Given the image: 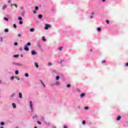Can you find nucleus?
I'll return each mask as SVG.
<instances>
[{"label": "nucleus", "mask_w": 128, "mask_h": 128, "mask_svg": "<svg viewBox=\"0 0 128 128\" xmlns=\"http://www.w3.org/2000/svg\"><path fill=\"white\" fill-rule=\"evenodd\" d=\"M84 108H85V110H88V108H90V107H88V106H86V107Z\"/></svg>", "instance_id": "33"}, {"label": "nucleus", "mask_w": 128, "mask_h": 128, "mask_svg": "<svg viewBox=\"0 0 128 128\" xmlns=\"http://www.w3.org/2000/svg\"><path fill=\"white\" fill-rule=\"evenodd\" d=\"M94 18V16H90V18L92 19V18Z\"/></svg>", "instance_id": "46"}, {"label": "nucleus", "mask_w": 128, "mask_h": 128, "mask_svg": "<svg viewBox=\"0 0 128 128\" xmlns=\"http://www.w3.org/2000/svg\"><path fill=\"white\" fill-rule=\"evenodd\" d=\"M49 28H51L50 25L48 24H46L44 28V30H48Z\"/></svg>", "instance_id": "2"}, {"label": "nucleus", "mask_w": 128, "mask_h": 128, "mask_svg": "<svg viewBox=\"0 0 128 128\" xmlns=\"http://www.w3.org/2000/svg\"><path fill=\"white\" fill-rule=\"evenodd\" d=\"M82 124H86V121L83 120L82 122Z\"/></svg>", "instance_id": "37"}, {"label": "nucleus", "mask_w": 128, "mask_h": 128, "mask_svg": "<svg viewBox=\"0 0 128 128\" xmlns=\"http://www.w3.org/2000/svg\"><path fill=\"white\" fill-rule=\"evenodd\" d=\"M25 76H26V78H28V73H26L25 74Z\"/></svg>", "instance_id": "28"}, {"label": "nucleus", "mask_w": 128, "mask_h": 128, "mask_svg": "<svg viewBox=\"0 0 128 128\" xmlns=\"http://www.w3.org/2000/svg\"><path fill=\"white\" fill-rule=\"evenodd\" d=\"M102 64H106V60H102Z\"/></svg>", "instance_id": "30"}, {"label": "nucleus", "mask_w": 128, "mask_h": 128, "mask_svg": "<svg viewBox=\"0 0 128 128\" xmlns=\"http://www.w3.org/2000/svg\"><path fill=\"white\" fill-rule=\"evenodd\" d=\"M64 128H68V126H64Z\"/></svg>", "instance_id": "48"}, {"label": "nucleus", "mask_w": 128, "mask_h": 128, "mask_svg": "<svg viewBox=\"0 0 128 128\" xmlns=\"http://www.w3.org/2000/svg\"><path fill=\"white\" fill-rule=\"evenodd\" d=\"M37 122L38 124H42V122L40 121H37Z\"/></svg>", "instance_id": "34"}, {"label": "nucleus", "mask_w": 128, "mask_h": 128, "mask_svg": "<svg viewBox=\"0 0 128 128\" xmlns=\"http://www.w3.org/2000/svg\"><path fill=\"white\" fill-rule=\"evenodd\" d=\"M126 66H128V62L126 63Z\"/></svg>", "instance_id": "50"}, {"label": "nucleus", "mask_w": 128, "mask_h": 128, "mask_svg": "<svg viewBox=\"0 0 128 128\" xmlns=\"http://www.w3.org/2000/svg\"><path fill=\"white\" fill-rule=\"evenodd\" d=\"M30 32H34V28H30Z\"/></svg>", "instance_id": "13"}, {"label": "nucleus", "mask_w": 128, "mask_h": 128, "mask_svg": "<svg viewBox=\"0 0 128 128\" xmlns=\"http://www.w3.org/2000/svg\"><path fill=\"white\" fill-rule=\"evenodd\" d=\"M91 14H94V12H92L91 13Z\"/></svg>", "instance_id": "49"}, {"label": "nucleus", "mask_w": 128, "mask_h": 128, "mask_svg": "<svg viewBox=\"0 0 128 128\" xmlns=\"http://www.w3.org/2000/svg\"><path fill=\"white\" fill-rule=\"evenodd\" d=\"M6 5L4 6H3V8H2V9H3V10H6Z\"/></svg>", "instance_id": "24"}, {"label": "nucleus", "mask_w": 128, "mask_h": 128, "mask_svg": "<svg viewBox=\"0 0 128 128\" xmlns=\"http://www.w3.org/2000/svg\"><path fill=\"white\" fill-rule=\"evenodd\" d=\"M56 80H60V76H56Z\"/></svg>", "instance_id": "20"}, {"label": "nucleus", "mask_w": 128, "mask_h": 128, "mask_svg": "<svg viewBox=\"0 0 128 128\" xmlns=\"http://www.w3.org/2000/svg\"><path fill=\"white\" fill-rule=\"evenodd\" d=\"M64 48L63 47H60L58 48V50H62Z\"/></svg>", "instance_id": "16"}, {"label": "nucleus", "mask_w": 128, "mask_h": 128, "mask_svg": "<svg viewBox=\"0 0 128 128\" xmlns=\"http://www.w3.org/2000/svg\"><path fill=\"white\" fill-rule=\"evenodd\" d=\"M14 46H18V42H15L14 43Z\"/></svg>", "instance_id": "43"}, {"label": "nucleus", "mask_w": 128, "mask_h": 128, "mask_svg": "<svg viewBox=\"0 0 128 128\" xmlns=\"http://www.w3.org/2000/svg\"><path fill=\"white\" fill-rule=\"evenodd\" d=\"M35 10H38V6H36L35 7Z\"/></svg>", "instance_id": "21"}, {"label": "nucleus", "mask_w": 128, "mask_h": 128, "mask_svg": "<svg viewBox=\"0 0 128 128\" xmlns=\"http://www.w3.org/2000/svg\"><path fill=\"white\" fill-rule=\"evenodd\" d=\"M42 38L43 42H46V39L44 38V36H42Z\"/></svg>", "instance_id": "14"}, {"label": "nucleus", "mask_w": 128, "mask_h": 128, "mask_svg": "<svg viewBox=\"0 0 128 128\" xmlns=\"http://www.w3.org/2000/svg\"><path fill=\"white\" fill-rule=\"evenodd\" d=\"M14 76H12L11 78H10V80H14Z\"/></svg>", "instance_id": "38"}, {"label": "nucleus", "mask_w": 128, "mask_h": 128, "mask_svg": "<svg viewBox=\"0 0 128 128\" xmlns=\"http://www.w3.org/2000/svg\"><path fill=\"white\" fill-rule=\"evenodd\" d=\"M18 36H22V34H18Z\"/></svg>", "instance_id": "47"}, {"label": "nucleus", "mask_w": 128, "mask_h": 128, "mask_svg": "<svg viewBox=\"0 0 128 128\" xmlns=\"http://www.w3.org/2000/svg\"><path fill=\"white\" fill-rule=\"evenodd\" d=\"M34 64L36 68H38V63H34Z\"/></svg>", "instance_id": "17"}, {"label": "nucleus", "mask_w": 128, "mask_h": 128, "mask_svg": "<svg viewBox=\"0 0 128 128\" xmlns=\"http://www.w3.org/2000/svg\"><path fill=\"white\" fill-rule=\"evenodd\" d=\"M60 83L58 82H57L56 83L52 84V86H60Z\"/></svg>", "instance_id": "1"}, {"label": "nucleus", "mask_w": 128, "mask_h": 128, "mask_svg": "<svg viewBox=\"0 0 128 128\" xmlns=\"http://www.w3.org/2000/svg\"><path fill=\"white\" fill-rule=\"evenodd\" d=\"M84 96H86V94L82 93V94H80V96H81V98H84Z\"/></svg>", "instance_id": "10"}, {"label": "nucleus", "mask_w": 128, "mask_h": 128, "mask_svg": "<svg viewBox=\"0 0 128 128\" xmlns=\"http://www.w3.org/2000/svg\"><path fill=\"white\" fill-rule=\"evenodd\" d=\"M13 64H15L16 66H22V64L19 63H14Z\"/></svg>", "instance_id": "3"}, {"label": "nucleus", "mask_w": 128, "mask_h": 128, "mask_svg": "<svg viewBox=\"0 0 128 128\" xmlns=\"http://www.w3.org/2000/svg\"><path fill=\"white\" fill-rule=\"evenodd\" d=\"M0 84H2V80H0Z\"/></svg>", "instance_id": "55"}, {"label": "nucleus", "mask_w": 128, "mask_h": 128, "mask_svg": "<svg viewBox=\"0 0 128 128\" xmlns=\"http://www.w3.org/2000/svg\"><path fill=\"white\" fill-rule=\"evenodd\" d=\"M33 14H36V11L34 10L33 11Z\"/></svg>", "instance_id": "42"}, {"label": "nucleus", "mask_w": 128, "mask_h": 128, "mask_svg": "<svg viewBox=\"0 0 128 128\" xmlns=\"http://www.w3.org/2000/svg\"><path fill=\"white\" fill-rule=\"evenodd\" d=\"M26 46H32V44L30 43V42H28V43H27V44H26Z\"/></svg>", "instance_id": "22"}, {"label": "nucleus", "mask_w": 128, "mask_h": 128, "mask_svg": "<svg viewBox=\"0 0 128 128\" xmlns=\"http://www.w3.org/2000/svg\"><path fill=\"white\" fill-rule=\"evenodd\" d=\"M19 24H22V21H20Z\"/></svg>", "instance_id": "39"}, {"label": "nucleus", "mask_w": 128, "mask_h": 128, "mask_svg": "<svg viewBox=\"0 0 128 128\" xmlns=\"http://www.w3.org/2000/svg\"><path fill=\"white\" fill-rule=\"evenodd\" d=\"M90 52H92V50H90Z\"/></svg>", "instance_id": "54"}, {"label": "nucleus", "mask_w": 128, "mask_h": 128, "mask_svg": "<svg viewBox=\"0 0 128 128\" xmlns=\"http://www.w3.org/2000/svg\"><path fill=\"white\" fill-rule=\"evenodd\" d=\"M16 93H14L13 94H12V95H11V97L12 98H13V96H16Z\"/></svg>", "instance_id": "23"}, {"label": "nucleus", "mask_w": 128, "mask_h": 128, "mask_svg": "<svg viewBox=\"0 0 128 128\" xmlns=\"http://www.w3.org/2000/svg\"><path fill=\"white\" fill-rule=\"evenodd\" d=\"M5 32H8V29L6 28L4 30Z\"/></svg>", "instance_id": "27"}, {"label": "nucleus", "mask_w": 128, "mask_h": 128, "mask_svg": "<svg viewBox=\"0 0 128 128\" xmlns=\"http://www.w3.org/2000/svg\"><path fill=\"white\" fill-rule=\"evenodd\" d=\"M14 58H18V54H16L14 56Z\"/></svg>", "instance_id": "29"}, {"label": "nucleus", "mask_w": 128, "mask_h": 128, "mask_svg": "<svg viewBox=\"0 0 128 128\" xmlns=\"http://www.w3.org/2000/svg\"><path fill=\"white\" fill-rule=\"evenodd\" d=\"M52 62H50L48 63V66H52Z\"/></svg>", "instance_id": "32"}, {"label": "nucleus", "mask_w": 128, "mask_h": 128, "mask_svg": "<svg viewBox=\"0 0 128 128\" xmlns=\"http://www.w3.org/2000/svg\"><path fill=\"white\" fill-rule=\"evenodd\" d=\"M120 118H122V117L120 116H118L116 118V120H120Z\"/></svg>", "instance_id": "11"}, {"label": "nucleus", "mask_w": 128, "mask_h": 128, "mask_svg": "<svg viewBox=\"0 0 128 128\" xmlns=\"http://www.w3.org/2000/svg\"><path fill=\"white\" fill-rule=\"evenodd\" d=\"M13 26H14V28H16V24H14Z\"/></svg>", "instance_id": "26"}, {"label": "nucleus", "mask_w": 128, "mask_h": 128, "mask_svg": "<svg viewBox=\"0 0 128 128\" xmlns=\"http://www.w3.org/2000/svg\"><path fill=\"white\" fill-rule=\"evenodd\" d=\"M38 18H42V14H40L38 16Z\"/></svg>", "instance_id": "9"}, {"label": "nucleus", "mask_w": 128, "mask_h": 128, "mask_svg": "<svg viewBox=\"0 0 128 128\" xmlns=\"http://www.w3.org/2000/svg\"><path fill=\"white\" fill-rule=\"evenodd\" d=\"M15 78H17L18 80H20V77L16 76Z\"/></svg>", "instance_id": "31"}, {"label": "nucleus", "mask_w": 128, "mask_h": 128, "mask_svg": "<svg viewBox=\"0 0 128 128\" xmlns=\"http://www.w3.org/2000/svg\"><path fill=\"white\" fill-rule=\"evenodd\" d=\"M30 108H31V110H32V102L30 101Z\"/></svg>", "instance_id": "6"}, {"label": "nucleus", "mask_w": 128, "mask_h": 128, "mask_svg": "<svg viewBox=\"0 0 128 128\" xmlns=\"http://www.w3.org/2000/svg\"><path fill=\"white\" fill-rule=\"evenodd\" d=\"M19 98H22V92H19Z\"/></svg>", "instance_id": "7"}, {"label": "nucleus", "mask_w": 128, "mask_h": 128, "mask_svg": "<svg viewBox=\"0 0 128 128\" xmlns=\"http://www.w3.org/2000/svg\"><path fill=\"white\" fill-rule=\"evenodd\" d=\"M25 46L26 47L24 48V50H26V52H28V50H30V49L26 47L27 46L26 45Z\"/></svg>", "instance_id": "4"}, {"label": "nucleus", "mask_w": 128, "mask_h": 128, "mask_svg": "<svg viewBox=\"0 0 128 128\" xmlns=\"http://www.w3.org/2000/svg\"><path fill=\"white\" fill-rule=\"evenodd\" d=\"M15 74H18V70H16L15 71Z\"/></svg>", "instance_id": "19"}, {"label": "nucleus", "mask_w": 128, "mask_h": 128, "mask_svg": "<svg viewBox=\"0 0 128 128\" xmlns=\"http://www.w3.org/2000/svg\"><path fill=\"white\" fill-rule=\"evenodd\" d=\"M14 6L16 8H18V5L16 4H14Z\"/></svg>", "instance_id": "41"}, {"label": "nucleus", "mask_w": 128, "mask_h": 128, "mask_svg": "<svg viewBox=\"0 0 128 128\" xmlns=\"http://www.w3.org/2000/svg\"><path fill=\"white\" fill-rule=\"evenodd\" d=\"M34 128H38V126H35Z\"/></svg>", "instance_id": "53"}, {"label": "nucleus", "mask_w": 128, "mask_h": 128, "mask_svg": "<svg viewBox=\"0 0 128 128\" xmlns=\"http://www.w3.org/2000/svg\"><path fill=\"white\" fill-rule=\"evenodd\" d=\"M12 6H14V4H11V8H12Z\"/></svg>", "instance_id": "52"}, {"label": "nucleus", "mask_w": 128, "mask_h": 128, "mask_svg": "<svg viewBox=\"0 0 128 128\" xmlns=\"http://www.w3.org/2000/svg\"><path fill=\"white\" fill-rule=\"evenodd\" d=\"M12 106L14 108H16V104L12 103Z\"/></svg>", "instance_id": "8"}, {"label": "nucleus", "mask_w": 128, "mask_h": 128, "mask_svg": "<svg viewBox=\"0 0 128 128\" xmlns=\"http://www.w3.org/2000/svg\"><path fill=\"white\" fill-rule=\"evenodd\" d=\"M66 86H67L68 88H70V84H67Z\"/></svg>", "instance_id": "40"}, {"label": "nucleus", "mask_w": 128, "mask_h": 128, "mask_svg": "<svg viewBox=\"0 0 128 128\" xmlns=\"http://www.w3.org/2000/svg\"><path fill=\"white\" fill-rule=\"evenodd\" d=\"M104 2H106V0H102Z\"/></svg>", "instance_id": "56"}, {"label": "nucleus", "mask_w": 128, "mask_h": 128, "mask_svg": "<svg viewBox=\"0 0 128 128\" xmlns=\"http://www.w3.org/2000/svg\"><path fill=\"white\" fill-rule=\"evenodd\" d=\"M8 4H10V0H8Z\"/></svg>", "instance_id": "51"}, {"label": "nucleus", "mask_w": 128, "mask_h": 128, "mask_svg": "<svg viewBox=\"0 0 128 128\" xmlns=\"http://www.w3.org/2000/svg\"><path fill=\"white\" fill-rule=\"evenodd\" d=\"M41 82V84H43L44 88H46V85H44V82H42V81L40 80Z\"/></svg>", "instance_id": "18"}, {"label": "nucleus", "mask_w": 128, "mask_h": 128, "mask_svg": "<svg viewBox=\"0 0 128 128\" xmlns=\"http://www.w3.org/2000/svg\"><path fill=\"white\" fill-rule=\"evenodd\" d=\"M97 30H98V32H100V30H102V28H100V27H98V28H97Z\"/></svg>", "instance_id": "12"}, {"label": "nucleus", "mask_w": 128, "mask_h": 128, "mask_svg": "<svg viewBox=\"0 0 128 128\" xmlns=\"http://www.w3.org/2000/svg\"><path fill=\"white\" fill-rule=\"evenodd\" d=\"M4 20H6V22H8V18L6 17L4 18Z\"/></svg>", "instance_id": "15"}, {"label": "nucleus", "mask_w": 128, "mask_h": 128, "mask_svg": "<svg viewBox=\"0 0 128 128\" xmlns=\"http://www.w3.org/2000/svg\"><path fill=\"white\" fill-rule=\"evenodd\" d=\"M0 128H4V126H1Z\"/></svg>", "instance_id": "57"}, {"label": "nucleus", "mask_w": 128, "mask_h": 128, "mask_svg": "<svg viewBox=\"0 0 128 128\" xmlns=\"http://www.w3.org/2000/svg\"><path fill=\"white\" fill-rule=\"evenodd\" d=\"M106 22L108 24H110V20H106Z\"/></svg>", "instance_id": "36"}, {"label": "nucleus", "mask_w": 128, "mask_h": 128, "mask_svg": "<svg viewBox=\"0 0 128 128\" xmlns=\"http://www.w3.org/2000/svg\"><path fill=\"white\" fill-rule=\"evenodd\" d=\"M32 56H34V54H36V52L34 50H32Z\"/></svg>", "instance_id": "5"}, {"label": "nucleus", "mask_w": 128, "mask_h": 128, "mask_svg": "<svg viewBox=\"0 0 128 128\" xmlns=\"http://www.w3.org/2000/svg\"><path fill=\"white\" fill-rule=\"evenodd\" d=\"M22 50H23V49H22V47H20V51Z\"/></svg>", "instance_id": "44"}, {"label": "nucleus", "mask_w": 128, "mask_h": 128, "mask_svg": "<svg viewBox=\"0 0 128 128\" xmlns=\"http://www.w3.org/2000/svg\"><path fill=\"white\" fill-rule=\"evenodd\" d=\"M20 56H21V58H24V55H22V54H21Z\"/></svg>", "instance_id": "45"}, {"label": "nucleus", "mask_w": 128, "mask_h": 128, "mask_svg": "<svg viewBox=\"0 0 128 128\" xmlns=\"http://www.w3.org/2000/svg\"><path fill=\"white\" fill-rule=\"evenodd\" d=\"M0 124H1V126H4V122H1Z\"/></svg>", "instance_id": "35"}, {"label": "nucleus", "mask_w": 128, "mask_h": 128, "mask_svg": "<svg viewBox=\"0 0 128 128\" xmlns=\"http://www.w3.org/2000/svg\"><path fill=\"white\" fill-rule=\"evenodd\" d=\"M18 20H22V17H18Z\"/></svg>", "instance_id": "25"}]
</instances>
